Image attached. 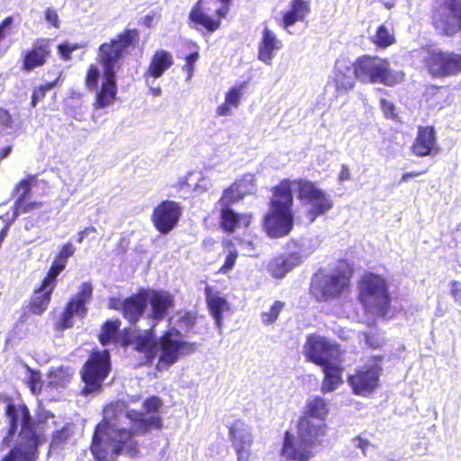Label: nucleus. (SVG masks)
Listing matches in <instances>:
<instances>
[{"label":"nucleus","instance_id":"14","mask_svg":"<svg viewBox=\"0 0 461 461\" xmlns=\"http://www.w3.org/2000/svg\"><path fill=\"white\" fill-rule=\"evenodd\" d=\"M183 214V206L173 200H162L153 209L151 222L160 234L167 235L178 224Z\"/></svg>","mask_w":461,"mask_h":461},{"label":"nucleus","instance_id":"31","mask_svg":"<svg viewBox=\"0 0 461 461\" xmlns=\"http://www.w3.org/2000/svg\"><path fill=\"white\" fill-rule=\"evenodd\" d=\"M93 295V287L90 283L84 282L80 285L78 292L71 297L66 303V307L74 314L84 317L87 312L86 303Z\"/></svg>","mask_w":461,"mask_h":461},{"label":"nucleus","instance_id":"1","mask_svg":"<svg viewBox=\"0 0 461 461\" xmlns=\"http://www.w3.org/2000/svg\"><path fill=\"white\" fill-rule=\"evenodd\" d=\"M294 185L297 186L298 199L311 205L306 212L310 221H314L333 207L330 195L314 182L303 178H283L271 187L268 210L262 219V229L270 239L286 237L294 229Z\"/></svg>","mask_w":461,"mask_h":461},{"label":"nucleus","instance_id":"2","mask_svg":"<svg viewBox=\"0 0 461 461\" xmlns=\"http://www.w3.org/2000/svg\"><path fill=\"white\" fill-rule=\"evenodd\" d=\"M330 405L329 399L320 395L306 400L295 425L297 438L289 430L285 431L281 456L288 461H310L314 457L313 448L323 444L328 433Z\"/></svg>","mask_w":461,"mask_h":461},{"label":"nucleus","instance_id":"58","mask_svg":"<svg viewBox=\"0 0 461 461\" xmlns=\"http://www.w3.org/2000/svg\"><path fill=\"white\" fill-rule=\"evenodd\" d=\"M123 303H124V299L121 300L120 298H117V297H111L108 300V308L111 310L117 311L122 313Z\"/></svg>","mask_w":461,"mask_h":461},{"label":"nucleus","instance_id":"54","mask_svg":"<svg viewBox=\"0 0 461 461\" xmlns=\"http://www.w3.org/2000/svg\"><path fill=\"white\" fill-rule=\"evenodd\" d=\"M14 22L13 16L5 17L0 23V42L8 35L12 34V24Z\"/></svg>","mask_w":461,"mask_h":461},{"label":"nucleus","instance_id":"53","mask_svg":"<svg viewBox=\"0 0 461 461\" xmlns=\"http://www.w3.org/2000/svg\"><path fill=\"white\" fill-rule=\"evenodd\" d=\"M197 312L192 311H186L179 317V323L185 328H192L197 322Z\"/></svg>","mask_w":461,"mask_h":461},{"label":"nucleus","instance_id":"15","mask_svg":"<svg viewBox=\"0 0 461 461\" xmlns=\"http://www.w3.org/2000/svg\"><path fill=\"white\" fill-rule=\"evenodd\" d=\"M303 355L308 361L321 366L338 357L339 346L323 337L309 334L303 347Z\"/></svg>","mask_w":461,"mask_h":461},{"label":"nucleus","instance_id":"42","mask_svg":"<svg viewBox=\"0 0 461 461\" xmlns=\"http://www.w3.org/2000/svg\"><path fill=\"white\" fill-rule=\"evenodd\" d=\"M25 368L28 373L26 384L30 391L35 395L41 393L42 391L41 373L39 370L31 368L29 366H26Z\"/></svg>","mask_w":461,"mask_h":461},{"label":"nucleus","instance_id":"21","mask_svg":"<svg viewBox=\"0 0 461 461\" xmlns=\"http://www.w3.org/2000/svg\"><path fill=\"white\" fill-rule=\"evenodd\" d=\"M218 222L221 230L227 234H232L239 229H247L253 221L250 212H239L234 209L218 210Z\"/></svg>","mask_w":461,"mask_h":461},{"label":"nucleus","instance_id":"7","mask_svg":"<svg viewBox=\"0 0 461 461\" xmlns=\"http://www.w3.org/2000/svg\"><path fill=\"white\" fill-rule=\"evenodd\" d=\"M111 370L110 352L107 349L92 350L80 370V377L84 383L82 393L86 395L100 392Z\"/></svg>","mask_w":461,"mask_h":461},{"label":"nucleus","instance_id":"44","mask_svg":"<svg viewBox=\"0 0 461 461\" xmlns=\"http://www.w3.org/2000/svg\"><path fill=\"white\" fill-rule=\"evenodd\" d=\"M42 206V202H30L29 199L23 200L22 202H14L13 205L14 215L17 216L19 214L30 213L40 210Z\"/></svg>","mask_w":461,"mask_h":461},{"label":"nucleus","instance_id":"20","mask_svg":"<svg viewBox=\"0 0 461 461\" xmlns=\"http://www.w3.org/2000/svg\"><path fill=\"white\" fill-rule=\"evenodd\" d=\"M148 299L149 290L144 288H140L136 294L124 298L122 316L131 325L137 324L144 315Z\"/></svg>","mask_w":461,"mask_h":461},{"label":"nucleus","instance_id":"62","mask_svg":"<svg viewBox=\"0 0 461 461\" xmlns=\"http://www.w3.org/2000/svg\"><path fill=\"white\" fill-rule=\"evenodd\" d=\"M357 447L362 450L364 454H366V450L370 445V442L367 439L363 438L360 436L356 437Z\"/></svg>","mask_w":461,"mask_h":461},{"label":"nucleus","instance_id":"16","mask_svg":"<svg viewBox=\"0 0 461 461\" xmlns=\"http://www.w3.org/2000/svg\"><path fill=\"white\" fill-rule=\"evenodd\" d=\"M52 56V40L50 38H37L32 46L23 50L21 56V69L23 72H32L36 68L44 67Z\"/></svg>","mask_w":461,"mask_h":461},{"label":"nucleus","instance_id":"55","mask_svg":"<svg viewBox=\"0 0 461 461\" xmlns=\"http://www.w3.org/2000/svg\"><path fill=\"white\" fill-rule=\"evenodd\" d=\"M45 20L54 28H59L60 23L57 11L51 7L46 8L44 11Z\"/></svg>","mask_w":461,"mask_h":461},{"label":"nucleus","instance_id":"34","mask_svg":"<svg viewBox=\"0 0 461 461\" xmlns=\"http://www.w3.org/2000/svg\"><path fill=\"white\" fill-rule=\"evenodd\" d=\"M247 86V82L230 87L225 94L224 102L216 109L218 116H229L231 114V108H237L240 104L242 91Z\"/></svg>","mask_w":461,"mask_h":461},{"label":"nucleus","instance_id":"6","mask_svg":"<svg viewBox=\"0 0 461 461\" xmlns=\"http://www.w3.org/2000/svg\"><path fill=\"white\" fill-rule=\"evenodd\" d=\"M355 77L364 84H382L395 86L404 80L402 71H393L387 59L375 55H362L353 62Z\"/></svg>","mask_w":461,"mask_h":461},{"label":"nucleus","instance_id":"38","mask_svg":"<svg viewBox=\"0 0 461 461\" xmlns=\"http://www.w3.org/2000/svg\"><path fill=\"white\" fill-rule=\"evenodd\" d=\"M371 41L375 46L384 49L395 43V37L384 24H381L371 37Z\"/></svg>","mask_w":461,"mask_h":461},{"label":"nucleus","instance_id":"40","mask_svg":"<svg viewBox=\"0 0 461 461\" xmlns=\"http://www.w3.org/2000/svg\"><path fill=\"white\" fill-rule=\"evenodd\" d=\"M36 180L35 175H30L25 178L21 179L14 186V192L17 194L14 202H22L23 200L29 199L32 194V183Z\"/></svg>","mask_w":461,"mask_h":461},{"label":"nucleus","instance_id":"43","mask_svg":"<svg viewBox=\"0 0 461 461\" xmlns=\"http://www.w3.org/2000/svg\"><path fill=\"white\" fill-rule=\"evenodd\" d=\"M58 80L59 79H55L51 82H47L36 86L32 90L30 106L35 108L40 102L43 101L47 93L58 85Z\"/></svg>","mask_w":461,"mask_h":461},{"label":"nucleus","instance_id":"46","mask_svg":"<svg viewBox=\"0 0 461 461\" xmlns=\"http://www.w3.org/2000/svg\"><path fill=\"white\" fill-rule=\"evenodd\" d=\"M100 70L96 65L91 64L85 77V86L89 91H94L98 86Z\"/></svg>","mask_w":461,"mask_h":461},{"label":"nucleus","instance_id":"52","mask_svg":"<svg viewBox=\"0 0 461 461\" xmlns=\"http://www.w3.org/2000/svg\"><path fill=\"white\" fill-rule=\"evenodd\" d=\"M75 251L73 244L67 242L61 246L55 258L67 265L68 259L74 255Z\"/></svg>","mask_w":461,"mask_h":461},{"label":"nucleus","instance_id":"56","mask_svg":"<svg viewBox=\"0 0 461 461\" xmlns=\"http://www.w3.org/2000/svg\"><path fill=\"white\" fill-rule=\"evenodd\" d=\"M449 293L453 297L454 301L461 305V282L456 280H451L449 282Z\"/></svg>","mask_w":461,"mask_h":461},{"label":"nucleus","instance_id":"51","mask_svg":"<svg viewBox=\"0 0 461 461\" xmlns=\"http://www.w3.org/2000/svg\"><path fill=\"white\" fill-rule=\"evenodd\" d=\"M441 89L442 86L434 85L428 86L423 93L424 100L431 104H440V101L437 99V96L440 93Z\"/></svg>","mask_w":461,"mask_h":461},{"label":"nucleus","instance_id":"9","mask_svg":"<svg viewBox=\"0 0 461 461\" xmlns=\"http://www.w3.org/2000/svg\"><path fill=\"white\" fill-rule=\"evenodd\" d=\"M181 337V331L175 327L161 333L158 339V348L160 350L158 366L167 368L176 364L182 356H189L197 350V343L182 339Z\"/></svg>","mask_w":461,"mask_h":461},{"label":"nucleus","instance_id":"23","mask_svg":"<svg viewBox=\"0 0 461 461\" xmlns=\"http://www.w3.org/2000/svg\"><path fill=\"white\" fill-rule=\"evenodd\" d=\"M283 47L282 41L268 27H264L262 37L258 43V59L266 65H271L275 54Z\"/></svg>","mask_w":461,"mask_h":461},{"label":"nucleus","instance_id":"29","mask_svg":"<svg viewBox=\"0 0 461 461\" xmlns=\"http://www.w3.org/2000/svg\"><path fill=\"white\" fill-rule=\"evenodd\" d=\"M204 294L209 313L214 320L217 328L221 330L222 328L223 312L230 309L229 303L224 297L214 294L213 289L210 285L205 287Z\"/></svg>","mask_w":461,"mask_h":461},{"label":"nucleus","instance_id":"25","mask_svg":"<svg viewBox=\"0 0 461 461\" xmlns=\"http://www.w3.org/2000/svg\"><path fill=\"white\" fill-rule=\"evenodd\" d=\"M174 64V58L171 52L166 50H158L150 58L149 66L143 73V78L146 82L149 78L158 79L169 69Z\"/></svg>","mask_w":461,"mask_h":461},{"label":"nucleus","instance_id":"13","mask_svg":"<svg viewBox=\"0 0 461 461\" xmlns=\"http://www.w3.org/2000/svg\"><path fill=\"white\" fill-rule=\"evenodd\" d=\"M427 73L432 78H445L461 74V53L432 50L423 59Z\"/></svg>","mask_w":461,"mask_h":461},{"label":"nucleus","instance_id":"63","mask_svg":"<svg viewBox=\"0 0 461 461\" xmlns=\"http://www.w3.org/2000/svg\"><path fill=\"white\" fill-rule=\"evenodd\" d=\"M366 342L373 348H377L380 347V343L375 339L374 335L367 334L366 335Z\"/></svg>","mask_w":461,"mask_h":461},{"label":"nucleus","instance_id":"30","mask_svg":"<svg viewBox=\"0 0 461 461\" xmlns=\"http://www.w3.org/2000/svg\"><path fill=\"white\" fill-rule=\"evenodd\" d=\"M133 349L144 355L145 359L151 362L158 349V339L153 328L146 330L143 333L135 336Z\"/></svg>","mask_w":461,"mask_h":461},{"label":"nucleus","instance_id":"19","mask_svg":"<svg viewBox=\"0 0 461 461\" xmlns=\"http://www.w3.org/2000/svg\"><path fill=\"white\" fill-rule=\"evenodd\" d=\"M439 149L435 127L432 125L418 126L416 137L411 146V153L416 157L422 158L436 155Z\"/></svg>","mask_w":461,"mask_h":461},{"label":"nucleus","instance_id":"28","mask_svg":"<svg viewBox=\"0 0 461 461\" xmlns=\"http://www.w3.org/2000/svg\"><path fill=\"white\" fill-rule=\"evenodd\" d=\"M311 12L310 2L306 0H291L289 8L283 13L280 25L287 30L297 23L304 22Z\"/></svg>","mask_w":461,"mask_h":461},{"label":"nucleus","instance_id":"48","mask_svg":"<svg viewBox=\"0 0 461 461\" xmlns=\"http://www.w3.org/2000/svg\"><path fill=\"white\" fill-rule=\"evenodd\" d=\"M73 317H74V313L65 306L63 312L60 314L59 321L55 323V330H59V331H62L67 329L72 328L73 327Z\"/></svg>","mask_w":461,"mask_h":461},{"label":"nucleus","instance_id":"39","mask_svg":"<svg viewBox=\"0 0 461 461\" xmlns=\"http://www.w3.org/2000/svg\"><path fill=\"white\" fill-rule=\"evenodd\" d=\"M66 266L67 265L55 258L51 266L50 267L46 276L41 281V284H42V287H50L55 290L58 282L57 277L66 268Z\"/></svg>","mask_w":461,"mask_h":461},{"label":"nucleus","instance_id":"8","mask_svg":"<svg viewBox=\"0 0 461 461\" xmlns=\"http://www.w3.org/2000/svg\"><path fill=\"white\" fill-rule=\"evenodd\" d=\"M5 413L9 419L8 435L14 436L20 427L19 435L23 440L19 445L26 447L39 448L41 436L36 431V421L33 420L28 406L24 403L14 404L11 401L7 403Z\"/></svg>","mask_w":461,"mask_h":461},{"label":"nucleus","instance_id":"37","mask_svg":"<svg viewBox=\"0 0 461 461\" xmlns=\"http://www.w3.org/2000/svg\"><path fill=\"white\" fill-rule=\"evenodd\" d=\"M121 321L117 318L106 320L101 326L98 340L103 346L114 343L117 340L121 327Z\"/></svg>","mask_w":461,"mask_h":461},{"label":"nucleus","instance_id":"18","mask_svg":"<svg viewBox=\"0 0 461 461\" xmlns=\"http://www.w3.org/2000/svg\"><path fill=\"white\" fill-rule=\"evenodd\" d=\"M229 438L236 452L238 461H249L253 436L246 422L238 419L228 428Z\"/></svg>","mask_w":461,"mask_h":461},{"label":"nucleus","instance_id":"22","mask_svg":"<svg viewBox=\"0 0 461 461\" xmlns=\"http://www.w3.org/2000/svg\"><path fill=\"white\" fill-rule=\"evenodd\" d=\"M245 176L237 178L233 183L222 190V193L215 203L217 210L233 209L232 206L241 202L247 194Z\"/></svg>","mask_w":461,"mask_h":461},{"label":"nucleus","instance_id":"60","mask_svg":"<svg viewBox=\"0 0 461 461\" xmlns=\"http://www.w3.org/2000/svg\"><path fill=\"white\" fill-rule=\"evenodd\" d=\"M129 330L130 329H124L122 330V335L121 337H117V340L114 343H118L122 348H127L131 342L129 337Z\"/></svg>","mask_w":461,"mask_h":461},{"label":"nucleus","instance_id":"47","mask_svg":"<svg viewBox=\"0 0 461 461\" xmlns=\"http://www.w3.org/2000/svg\"><path fill=\"white\" fill-rule=\"evenodd\" d=\"M199 59L200 53L198 48L185 57V64L182 67V70L185 73L186 80H190L192 78L194 72V65Z\"/></svg>","mask_w":461,"mask_h":461},{"label":"nucleus","instance_id":"59","mask_svg":"<svg viewBox=\"0 0 461 461\" xmlns=\"http://www.w3.org/2000/svg\"><path fill=\"white\" fill-rule=\"evenodd\" d=\"M427 172H428V168L423 169L421 171L405 172L402 175L401 179L399 181V185L402 183L408 182L411 178L417 177L422 174H426Z\"/></svg>","mask_w":461,"mask_h":461},{"label":"nucleus","instance_id":"11","mask_svg":"<svg viewBox=\"0 0 461 461\" xmlns=\"http://www.w3.org/2000/svg\"><path fill=\"white\" fill-rule=\"evenodd\" d=\"M228 12L229 7L218 5L216 0H197L189 12L188 22L197 30L213 33L221 27Z\"/></svg>","mask_w":461,"mask_h":461},{"label":"nucleus","instance_id":"12","mask_svg":"<svg viewBox=\"0 0 461 461\" xmlns=\"http://www.w3.org/2000/svg\"><path fill=\"white\" fill-rule=\"evenodd\" d=\"M162 406V399L157 395H151L142 402L144 411L130 410L126 412V417L139 434H146L151 429L158 430L163 427V420L158 414Z\"/></svg>","mask_w":461,"mask_h":461},{"label":"nucleus","instance_id":"17","mask_svg":"<svg viewBox=\"0 0 461 461\" xmlns=\"http://www.w3.org/2000/svg\"><path fill=\"white\" fill-rule=\"evenodd\" d=\"M54 291L55 290L50 287H42V284H40V285L33 290L27 304L22 308L15 326H23L29 323L32 315L41 316L44 314L50 306Z\"/></svg>","mask_w":461,"mask_h":461},{"label":"nucleus","instance_id":"5","mask_svg":"<svg viewBox=\"0 0 461 461\" xmlns=\"http://www.w3.org/2000/svg\"><path fill=\"white\" fill-rule=\"evenodd\" d=\"M140 41V32L136 28H125L115 38L102 43L96 52L98 64L104 74L116 75L122 67V60L136 49Z\"/></svg>","mask_w":461,"mask_h":461},{"label":"nucleus","instance_id":"32","mask_svg":"<svg viewBox=\"0 0 461 461\" xmlns=\"http://www.w3.org/2000/svg\"><path fill=\"white\" fill-rule=\"evenodd\" d=\"M355 74L352 75V69L349 66H339L336 63L333 84L339 93H348L352 90L356 84Z\"/></svg>","mask_w":461,"mask_h":461},{"label":"nucleus","instance_id":"50","mask_svg":"<svg viewBox=\"0 0 461 461\" xmlns=\"http://www.w3.org/2000/svg\"><path fill=\"white\" fill-rule=\"evenodd\" d=\"M82 46L78 43L63 42L58 45V53L60 59L64 61H68L72 59V53L75 50L81 49Z\"/></svg>","mask_w":461,"mask_h":461},{"label":"nucleus","instance_id":"33","mask_svg":"<svg viewBox=\"0 0 461 461\" xmlns=\"http://www.w3.org/2000/svg\"><path fill=\"white\" fill-rule=\"evenodd\" d=\"M324 376L321 382V390L323 393L334 391L342 384L343 368L332 362L321 366Z\"/></svg>","mask_w":461,"mask_h":461},{"label":"nucleus","instance_id":"27","mask_svg":"<svg viewBox=\"0 0 461 461\" xmlns=\"http://www.w3.org/2000/svg\"><path fill=\"white\" fill-rule=\"evenodd\" d=\"M302 263V257L297 252L280 254L268 263L267 270L275 278H283L288 272Z\"/></svg>","mask_w":461,"mask_h":461},{"label":"nucleus","instance_id":"10","mask_svg":"<svg viewBox=\"0 0 461 461\" xmlns=\"http://www.w3.org/2000/svg\"><path fill=\"white\" fill-rule=\"evenodd\" d=\"M384 357L381 355L369 357L367 364L357 367L348 376V384L355 395L366 397L380 386Z\"/></svg>","mask_w":461,"mask_h":461},{"label":"nucleus","instance_id":"36","mask_svg":"<svg viewBox=\"0 0 461 461\" xmlns=\"http://www.w3.org/2000/svg\"><path fill=\"white\" fill-rule=\"evenodd\" d=\"M39 456V449L26 447L23 445H15L12 447L1 461H36Z\"/></svg>","mask_w":461,"mask_h":461},{"label":"nucleus","instance_id":"24","mask_svg":"<svg viewBox=\"0 0 461 461\" xmlns=\"http://www.w3.org/2000/svg\"><path fill=\"white\" fill-rule=\"evenodd\" d=\"M95 91L93 106L95 109H104L114 103L117 95L116 75L104 74V80Z\"/></svg>","mask_w":461,"mask_h":461},{"label":"nucleus","instance_id":"35","mask_svg":"<svg viewBox=\"0 0 461 461\" xmlns=\"http://www.w3.org/2000/svg\"><path fill=\"white\" fill-rule=\"evenodd\" d=\"M110 425L108 423H99L94 431L90 451L96 459L106 457L107 449L104 446V437L108 435Z\"/></svg>","mask_w":461,"mask_h":461},{"label":"nucleus","instance_id":"4","mask_svg":"<svg viewBox=\"0 0 461 461\" xmlns=\"http://www.w3.org/2000/svg\"><path fill=\"white\" fill-rule=\"evenodd\" d=\"M357 300L367 312L389 318L392 298L387 280L373 272L364 273L357 283Z\"/></svg>","mask_w":461,"mask_h":461},{"label":"nucleus","instance_id":"57","mask_svg":"<svg viewBox=\"0 0 461 461\" xmlns=\"http://www.w3.org/2000/svg\"><path fill=\"white\" fill-rule=\"evenodd\" d=\"M0 124L5 128H12L14 124L10 112L3 107H0Z\"/></svg>","mask_w":461,"mask_h":461},{"label":"nucleus","instance_id":"64","mask_svg":"<svg viewBox=\"0 0 461 461\" xmlns=\"http://www.w3.org/2000/svg\"><path fill=\"white\" fill-rule=\"evenodd\" d=\"M118 435L123 439H130L131 438L133 432L129 429H121L118 430Z\"/></svg>","mask_w":461,"mask_h":461},{"label":"nucleus","instance_id":"41","mask_svg":"<svg viewBox=\"0 0 461 461\" xmlns=\"http://www.w3.org/2000/svg\"><path fill=\"white\" fill-rule=\"evenodd\" d=\"M225 246L229 248V250L225 257L224 263L217 271V273L223 275L230 273L233 269L239 257V252L231 241H227Z\"/></svg>","mask_w":461,"mask_h":461},{"label":"nucleus","instance_id":"26","mask_svg":"<svg viewBox=\"0 0 461 461\" xmlns=\"http://www.w3.org/2000/svg\"><path fill=\"white\" fill-rule=\"evenodd\" d=\"M149 318L156 323L161 321L175 305L174 296L166 291H152L149 298Z\"/></svg>","mask_w":461,"mask_h":461},{"label":"nucleus","instance_id":"3","mask_svg":"<svg viewBox=\"0 0 461 461\" xmlns=\"http://www.w3.org/2000/svg\"><path fill=\"white\" fill-rule=\"evenodd\" d=\"M354 268L347 259H339L330 273L316 272L309 286L310 294L317 302H328L339 298L349 291Z\"/></svg>","mask_w":461,"mask_h":461},{"label":"nucleus","instance_id":"49","mask_svg":"<svg viewBox=\"0 0 461 461\" xmlns=\"http://www.w3.org/2000/svg\"><path fill=\"white\" fill-rule=\"evenodd\" d=\"M379 106L385 119H390L392 121L399 120L396 106L393 103L386 100L385 98H380Z\"/></svg>","mask_w":461,"mask_h":461},{"label":"nucleus","instance_id":"61","mask_svg":"<svg viewBox=\"0 0 461 461\" xmlns=\"http://www.w3.org/2000/svg\"><path fill=\"white\" fill-rule=\"evenodd\" d=\"M338 179L339 182L348 181L350 179V172L346 165H342L339 173Z\"/></svg>","mask_w":461,"mask_h":461},{"label":"nucleus","instance_id":"45","mask_svg":"<svg viewBox=\"0 0 461 461\" xmlns=\"http://www.w3.org/2000/svg\"><path fill=\"white\" fill-rule=\"evenodd\" d=\"M285 308V303L275 301L269 311L261 313V321L265 325H270L276 321L282 310Z\"/></svg>","mask_w":461,"mask_h":461}]
</instances>
